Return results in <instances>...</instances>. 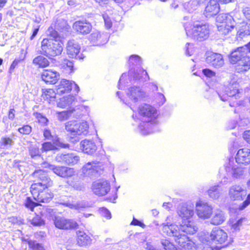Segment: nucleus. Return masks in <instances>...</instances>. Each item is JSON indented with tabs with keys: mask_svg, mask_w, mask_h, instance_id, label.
<instances>
[{
	"mask_svg": "<svg viewBox=\"0 0 250 250\" xmlns=\"http://www.w3.org/2000/svg\"><path fill=\"white\" fill-rule=\"evenodd\" d=\"M19 132L22 134L28 135L32 131V127L29 125H24L18 129Z\"/></svg>",
	"mask_w": 250,
	"mask_h": 250,
	"instance_id": "obj_52",
	"label": "nucleus"
},
{
	"mask_svg": "<svg viewBox=\"0 0 250 250\" xmlns=\"http://www.w3.org/2000/svg\"><path fill=\"white\" fill-rule=\"evenodd\" d=\"M196 211L199 217L207 219L212 214V208L206 203L199 202L196 204Z\"/></svg>",
	"mask_w": 250,
	"mask_h": 250,
	"instance_id": "obj_17",
	"label": "nucleus"
},
{
	"mask_svg": "<svg viewBox=\"0 0 250 250\" xmlns=\"http://www.w3.org/2000/svg\"><path fill=\"white\" fill-rule=\"evenodd\" d=\"M110 189V186L106 180H99L92 184V190L93 192L98 196L106 195Z\"/></svg>",
	"mask_w": 250,
	"mask_h": 250,
	"instance_id": "obj_12",
	"label": "nucleus"
},
{
	"mask_svg": "<svg viewBox=\"0 0 250 250\" xmlns=\"http://www.w3.org/2000/svg\"><path fill=\"white\" fill-rule=\"evenodd\" d=\"M53 172L63 178L71 177L75 174V171L73 168L60 166H55L53 168Z\"/></svg>",
	"mask_w": 250,
	"mask_h": 250,
	"instance_id": "obj_21",
	"label": "nucleus"
},
{
	"mask_svg": "<svg viewBox=\"0 0 250 250\" xmlns=\"http://www.w3.org/2000/svg\"><path fill=\"white\" fill-rule=\"evenodd\" d=\"M48 32L50 36L49 38L53 40H59L58 39L59 38V34L58 32L54 30L52 28H49L48 29Z\"/></svg>",
	"mask_w": 250,
	"mask_h": 250,
	"instance_id": "obj_55",
	"label": "nucleus"
},
{
	"mask_svg": "<svg viewBox=\"0 0 250 250\" xmlns=\"http://www.w3.org/2000/svg\"><path fill=\"white\" fill-rule=\"evenodd\" d=\"M29 155L32 159L41 158L39 148L35 145H31L28 147Z\"/></svg>",
	"mask_w": 250,
	"mask_h": 250,
	"instance_id": "obj_42",
	"label": "nucleus"
},
{
	"mask_svg": "<svg viewBox=\"0 0 250 250\" xmlns=\"http://www.w3.org/2000/svg\"><path fill=\"white\" fill-rule=\"evenodd\" d=\"M126 94L129 99L134 103L140 101L145 97V92L139 87L136 86L129 87Z\"/></svg>",
	"mask_w": 250,
	"mask_h": 250,
	"instance_id": "obj_20",
	"label": "nucleus"
},
{
	"mask_svg": "<svg viewBox=\"0 0 250 250\" xmlns=\"http://www.w3.org/2000/svg\"><path fill=\"white\" fill-rule=\"evenodd\" d=\"M65 128L72 135H81L88 133L89 126L86 122L70 121L65 123Z\"/></svg>",
	"mask_w": 250,
	"mask_h": 250,
	"instance_id": "obj_6",
	"label": "nucleus"
},
{
	"mask_svg": "<svg viewBox=\"0 0 250 250\" xmlns=\"http://www.w3.org/2000/svg\"><path fill=\"white\" fill-rule=\"evenodd\" d=\"M161 243L166 250H176L175 246L168 240L162 239Z\"/></svg>",
	"mask_w": 250,
	"mask_h": 250,
	"instance_id": "obj_47",
	"label": "nucleus"
},
{
	"mask_svg": "<svg viewBox=\"0 0 250 250\" xmlns=\"http://www.w3.org/2000/svg\"><path fill=\"white\" fill-rule=\"evenodd\" d=\"M108 35L107 34H101L98 31H94L89 36V40L93 43H104L107 42Z\"/></svg>",
	"mask_w": 250,
	"mask_h": 250,
	"instance_id": "obj_31",
	"label": "nucleus"
},
{
	"mask_svg": "<svg viewBox=\"0 0 250 250\" xmlns=\"http://www.w3.org/2000/svg\"><path fill=\"white\" fill-rule=\"evenodd\" d=\"M198 229V228L193 222L191 221H182L180 228V231L185 232L188 234H194Z\"/></svg>",
	"mask_w": 250,
	"mask_h": 250,
	"instance_id": "obj_29",
	"label": "nucleus"
},
{
	"mask_svg": "<svg viewBox=\"0 0 250 250\" xmlns=\"http://www.w3.org/2000/svg\"><path fill=\"white\" fill-rule=\"evenodd\" d=\"M250 69V57L247 54L236 63L235 70L238 73H243Z\"/></svg>",
	"mask_w": 250,
	"mask_h": 250,
	"instance_id": "obj_28",
	"label": "nucleus"
},
{
	"mask_svg": "<svg viewBox=\"0 0 250 250\" xmlns=\"http://www.w3.org/2000/svg\"><path fill=\"white\" fill-rule=\"evenodd\" d=\"M208 196L214 199H217L222 194V190L218 186L211 187L208 191Z\"/></svg>",
	"mask_w": 250,
	"mask_h": 250,
	"instance_id": "obj_38",
	"label": "nucleus"
},
{
	"mask_svg": "<svg viewBox=\"0 0 250 250\" xmlns=\"http://www.w3.org/2000/svg\"><path fill=\"white\" fill-rule=\"evenodd\" d=\"M238 164H248L250 163V149L247 148L240 149L235 157Z\"/></svg>",
	"mask_w": 250,
	"mask_h": 250,
	"instance_id": "obj_24",
	"label": "nucleus"
},
{
	"mask_svg": "<svg viewBox=\"0 0 250 250\" xmlns=\"http://www.w3.org/2000/svg\"><path fill=\"white\" fill-rule=\"evenodd\" d=\"M43 136L44 138L49 140H53L54 143L57 146L62 148H67L68 147L69 145L67 144H63L61 142L58 138L57 139H53V136L52 135L50 130L49 129L45 128L43 130Z\"/></svg>",
	"mask_w": 250,
	"mask_h": 250,
	"instance_id": "obj_36",
	"label": "nucleus"
},
{
	"mask_svg": "<svg viewBox=\"0 0 250 250\" xmlns=\"http://www.w3.org/2000/svg\"><path fill=\"white\" fill-rule=\"evenodd\" d=\"M244 139L249 144H250V130L245 131L243 135Z\"/></svg>",
	"mask_w": 250,
	"mask_h": 250,
	"instance_id": "obj_64",
	"label": "nucleus"
},
{
	"mask_svg": "<svg viewBox=\"0 0 250 250\" xmlns=\"http://www.w3.org/2000/svg\"><path fill=\"white\" fill-rule=\"evenodd\" d=\"M202 72L204 75L208 78H212L215 77V73L209 69H204Z\"/></svg>",
	"mask_w": 250,
	"mask_h": 250,
	"instance_id": "obj_54",
	"label": "nucleus"
},
{
	"mask_svg": "<svg viewBox=\"0 0 250 250\" xmlns=\"http://www.w3.org/2000/svg\"><path fill=\"white\" fill-rule=\"evenodd\" d=\"M177 212L179 216L183 219L182 221L188 220L194 214L193 210L185 205L180 206Z\"/></svg>",
	"mask_w": 250,
	"mask_h": 250,
	"instance_id": "obj_34",
	"label": "nucleus"
},
{
	"mask_svg": "<svg viewBox=\"0 0 250 250\" xmlns=\"http://www.w3.org/2000/svg\"><path fill=\"white\" fill-rule=\"evenodd\" d=\"M139 113L143 117L142 120L143 123L139 125L141 133L144 135L151 133L152 131H146L145 128L157 124L155 119L157 114L156 109L149 104H144L139 107Z\"/></svg>",
	"mask_w": 250,
	"mask_h": 250,
	"instance_id": "obj_2",
	"label": "nucleus"
},
{
	"mask_svg": "<svg viewBox=\"0 0 250 250\" xmlns=\"http://www.w3.org/2000/svg\"><path fill=\"white\" fill-rule=\"evenodd\" d=\"M44 93L46 96H48L50 98H55L56 97V95L57 94V91L55 92L52 89L46 90Z\"/></svg>",
	"mask_w": 250,
	"mask_h": 250,
	"instance_id": "obj_60",
	"label": "nucleus"
},
{
	"mask_svg": "<svg viewBox=\"0 0 250 250\" xmlns=\"http://www.w3.org/2000/svg\"><path fill=\"white\" fill-rule=\"evenodd\" d=\"M27 243L32 250H45L42 244L37 243L35 240H28Z\"/></svg>",
	"mask_w": 250,
	"mask_h": 250,
	"instance_id": "obj_46",
	"label": "nucleus"
},
{
	"mask_svg": "<svg viewBox=\"0 0 250 250\" xmlns=\"http://www.w3.org/2000/svg\"><path fill=\"white\" fill-rule=\"evenodd\" d=\"M103 18L104 20L105 28L109 29L112 27V22L108 15L106 14H103Z\"/></svg>",
	"mask_w": 250,
	"mask_h": 250,
	"instance_id": "obj_53",
	"label": "nucleus"
},
{
	"mask_svg": "<svg viewBox=\"0 0 250 250\" xmlns=\"http://www.w3.org/2000/svg\"><path fill=\"white\" fill-rule=\"evenodd\" d=\"M77 100L76 98L71 95L63 97L60 99L59 102L57 104L58 107L65 108L67 107L72 108L73 106L76 105Z\"/></svg>",
	"mask_w": 250,
	"mask_h": 250,
	"instance_id": "obj_30",
	"label": "nucleus"
},
{
	"mask_svg": "<svg viewBox=\"0 0 250 250\" xmlns=\"http://www.w3.org/2000/svg\"><path fill=\"white\" fill-rule=\"evenodd\" d=\"M62 64L63 67H67L70 70L73 67V63L68 60H64Z\"/></svg>",
	"mask_w": 250,
	"mask_h": 250,
	"instance_id": "obj_63",
	"label": "nucleus"
},
{
	"mask_svg": "<svg viewBox=\"0 0 250 250\" xmlns=\"http://www.w3.org/2000/svg\"><path fill=\"white\" fill-rule=\"evenodd\" d=\"M41 77L46 83L55 84L60 79V74L56 71L45 69L42 72Z\"/></svg>",
	"mask_w": 250,
	"mask_h": 250,
	"instance_id": "obj_18",
	"label": "nucleus"
},
{
	"mask_svg": "<svg viewBox=\"0 0 250 250\" xmlns=\"http://www.w3.org/2000/svg\"><path fill=\"white\" fill-rule=\"evenodd\" d=\"M14 144V141L9 137H2L0 140V148L8 149Z\"/></svg>",
	"mask_w": 250,
	"mask_h": 250,
	"instance_id": "obj_41",
	"label": "nucleus"
},
{
	"mask_svg": "<svg viewBox=\"0 0 250 250\" xmlns=\"http://www.w3.org/2000/svg\"><path fill=\"white\" fill-rule=\"evenodd\" d=\"M226 220L225 213L220 210H216L210 219V224L213 225H219Z\"/></svg>",
	"mask_w": 250,
	"mask_h": 250,
	"instance_id": "obj_35",
	"label": "nucleus"
},
{
	"mask_svg": "<svg viewBox=\"0 0 250 250\" xmlns=\"http://www.w3.org/2000/svg\"><path fill=\"white\" fill-rule=\"evenodd\" d=\"M219 11V5L217 0H210L206 7L204 14L207 18L216 15Z\"/></svg>",
	"mask_w": 250,
	"mask_h": 250,
	"instance_id": "obj_26",
	"label": "nucleus"
},
{
	"mask_svg": "<svg viewBox=\"0 0 250 250\" xmlns=\"http://www.w3.org/2000/svg\"><path fill=\"white\" fill-rule=\"evenodd\" d=\"M25 58V55H23L22 54L20 56L19 58H16L15 60L11 64L9 72L12 73L16 66L18 65V64L21 61H23Z\"/></svg>",
	"mask_w": 250,
	"mask_h": 250,
	"instance_id": "obj_49",
	"label": "nucleus"
},
{
	"mask_svg": "<svg viewBox=\"0 0 250 250\" xmlns=\"http://www.w3.org/2000/svg\"><path fill=\"white\" fill-rule=\"evenodd\" d=\"M100 211L102 215L104 216L107 219H110L111 217L110 211L104 208H100Z\"/></svg>",
	"mask_w": 250,
	"mask_h": 250,
	"instance_id": "obj_57",
	"label": "nucleus"
},
{
	"mask_svg": "<svg viewBox=\"0 0 250 250\" xmlns=\"http://www.w3.org/2000/svg\"><path fill=\"white\" fill-rule=\"evenodd\" d=\"M103 165L102 163L93 161L86 164L83 168V172L88 176H97L103 173Z\"/></svg>",
	"mask_w": 250,
	"mask_h": 250,
	"instance_id": "obj_10",
	"label": "nucleus"
},
{
	"mask_svg": "<svg viewBox=\"0 0 250 250\" xmlns=\"http://www.w3.org/2000/svg\"><path fill=\"white\" fill-rule=\"evenodd\" d=\"M80 147L84 153L92 155L97 150L95 143L92 140H84L81 142Z\"/></svg>",
	"mask_w": 250,
	"mask_h": 250,
	"instance_id": "obj_25",
	"label": "nucleus"
},
{
	"mask_svg": "<svg viewBox=\"0 0 250 250\" xmlns=\"http://www.w3.org/2000/svg\"><path fill=\"white\" fill-rule=\"evenodd\" d=\"M73 85L74 86L75 90L78 93L80 88L79 86L74 82L70 81L66 79L62 80L60 84L57 85L56 88L57 94L62 95L70 92L72 90Z\"/></svg>",
	"mask_w": 250,
	"mask_h": 250,
	"instance_id": "obj_13",
	"label": "nucleus"
},
{
	"mask_svg": "<svg viewBox=\"0 0 250 250\" xmlns=\"http://www.w3.org/2000/svg\"><path fill=\"white\" fill-rule=\"evenodd\" d=\"M62 50V43L59 40L46 38L41 42V54L49 58L60 55Z\"/></svg>",
	"mask_w": 250,
	"mask_h": 250,
	"instance_id": "obj_5",
	"label": "nucleus"
},
{
	"mask_svg": "<svg viewBox=\"0 0 250 250\" xmlns=\"http://www.w3.org/2000/svg\"><path fill=\"white\" fill-rule=\"evenodd\" d=\"M81 47L78 43L74 40H69L67 44V53L69 57L79 60H83L85 56L80 53Z\"/></svg>",
	"mask_w": 250,
	"mask_h": 250,
	"instance_id": "obj_11",
	"label": "nucleus"
},
{
	"mask_svg": "<svg viewBox=\"0 0 250 250\" xmlns=\"http://www.w3.org/2000/svg\"><path fill=\"white\" fill-rule=\"evenodd\" d=\"M92 27L91 24L86 20L77 21L73 25V28L75 31L83 35L89 34Z\"/></svg>",
	"mask_w": 250,
	"mask_h": 250,
	"instance_id": "obj_15",
	"label": "nucleus"
},
{
	"mask_svg": "<svg viewBox=\"0 0 250 250\" xmlns=\"http://www.w3.org/2000/svg\"><path fill=\"white\" fill-rule=\"evenodd\" d=\"M33 176L40 182L32 184L30 191L34 199L38 202L48 203L53 198V193L48 188L52 185V181L47 173L41 169L35 170Z\"/></svg>",
	"mask_w": 250,
	"mask_h": 250,
	"instance_id": "obj_1",
	"label": "nucleus"
},
{
	"mask_svg": "<svg viewBox=\"0 0 250 250\" xmlns=\"http://www.w3.org/2000/svg\"><path fill=\"white\" fill-rule=\"evenodd\" d=\"M226 169V171L228 172L227 173V177H225V179L226 178L227 180H228V177L230 175L236 178H239L241 176L243 175L244 172V171L242 170V169L240 167L232 168L230 170L229 167H227ZM228 182V180H225L224 181H222V182H223L224 184H226V183H227Z\"/></svg>",
	"mask_w": 250,
	"mask_h": 250,
	"instance_id": "obj_37",
	"label": "nucleus"
},
{
	"mask_svg": "<svg viewBox=\"0 0 250 250\" xmlns=\"http://www.w3.org/2000/svg\"><path fill=\"white\" fill-rule=\"evenodd\" d=\"M33 116L42 125L46 126L48 125L49 122L48 119L42 113L35 112L33 113Z\"/></svg>",
	"mask_w": 250,
	"mask_h": 250,
	"instance_id": "obj_44",
	"label": "nucleus"
},
{
	"mask_svg": "<svg viewBox=\"0 0 250 250\" xmlns=\"http://www.w3.org/2000/svg\"><path fill=\"white\" fill-rule=\"evenodd\" d=\"M54 146L50 142H45L42 144V149L45 151L53 150Z\"/></svg>",
	"mask_w": 250,
	"mask_h": 250,
	"instance_id": "obj_56",
	"label": "nucleus"
},
{
	"mask_svg": "<svg viewBox=\"0 0 250 250\" xmlns=\"http://www.w3.org/2000/svg\"><path fill=\"white\" fill-rule=\"evenodd\" d=\"M247 47H240L232 51L229 59V62L232 64H236L246 54Z\"/></svg>",
	"mask_w": 250,
	"mask_h": 250,
	"instance_id": "obj_27",
	"label": "nucleus"
},
{
	"mask_svg": "<svg viewBox=\"0 0 250 250\" xmlns=\"http://www.w3.org/2000/svg\"><path fill=\"white\" fill-rule=\"evenodd\" d=\"M31 224L34 226H41L44 225V221L42 218L36 215L30 221Z\"/></svg>",
	"mask_w": 250,
	"mask_h": 250,
	"instance_id": "obj_48",
	"label": "nucleus"
},
{
	"mask_svg": "<svg viewBox=\"0 0 250 250\" xmlns=\"http://www.w3.org/2000/svg\"><path fill=\"white\" fill-rule=\"evenodd\" d=\"M128 63L130 66H136V67H132L129 71V77L130 81L134 82L139 81L141 83L149 80V76L147 73L138 66L141 65L142 60L141 58L138 56L133 55L130 57Z\"/></svg>",
	"mask_w": 250,
	"mask_h": 250,
	"instance_id": "obj_3",
	"label": "nucleus"
},
{
	"mask_svg": "<svg viewBox=\"0 0 250 250\" xmlns=\"http://www.w3.org/2000/svg\"><path fill=\"white\" fill-rule=\"evenodd\" d=\"M68 26L66 21L62 19L57 20L56 23V27L59 30L67 29Z\"/></svg>",
	"mask_w": 250,
	"mask_h": 250,
	"instance_id": "obj_51",
	"label": "nucleus"
},
{
	"mask_svg": "<svg viewBox=\"0 0 250 250\" xmlns=\"http://www.w3.org/2000/svg\"><path fill=\"white\" fill-rule=\"evenodd\" d=\"M243 13L246 18L250 20V7H246L242 10Z\"/></svg>",
	"mask_w": 250,
	"mask_h": 250,
	"instance_id": "obj_62",
	"label": "nucleus"
},
{
	"mask_svg": "<svg viewBox=\"0 0 250 250\" xmlns=\"http://www.w3.org/2000/svg\"><path fill=\"white\" fill-rule=\"evenodd\" d=\"M250 35V25H245L242 26L241 28L237 32V35L242 39L246 36Z\"/></svg>",
	"mask_w": 250,
	"mask_h": 250,
	"instance_id": "obj_45",
	"label": "nucleus"
},
{
	"mask_svg": "<svg viewBox=\"0 0 250 250\" xmlns=\"http://www.w3.org/2000/svg\"><path fill=\"white\" fill-rule=\"evenodd\" d=\"M77 242L79 246H86L91 244L92 239L83 231H77Z\"/></svg>",
	"mask_w": 250,
	"mask_h": 250,
	"instance_id": "obj_33",
	"label": "nucleus"
},
{
	"mask_svg": "<svg viewBox=\"0 0 250 250\" xmlns=\"http://www.w3.org/2000/svg\"><path fill=\"white\" fill-rule=\"evenodd\" d=\"M247 194V190L241 186L237 185L231 186L229 191V196L232 200H243Z\"/></svg>",
	"mask_w": 250,
	"mask_h": 250,
	"instance_id": "obj_14",
	"label": "nucleus"
},
{
	"mask_svg": "<svg viewBox=\"0 0 250 250\" xmlns=\"http://www.w3.org/2000/svg\"><path fill=\"white\" fill-rule=\"evenodd\" d=\"M243 220V219L242 218L239 219L235 223L232 224L231 229L235 231L239 230L240 229V227L242 225Z\"/></svg>",
	"mask_w": 250,
	"mask_h": 250,
	"instance_id": "obj_58",
	"label": "nucleus"
},
{
	"mask_svg": "<svg viewBox=\"0 0 250 250\" xmlns=\"http://www.w3.org/2000/svg\"><path fill=\"white\" fill-rule=\"evenodd\" d=\"M250 204V193L248 194L246 199L243 202V203L239 206V209L243 210L246 208Z\"/></svg>",
	"mask_w": 250,
	"mask_h": 250,
	"instance_id": "obj_59",
	"label": "nucleus"
},
{
	"mask_svg": "<svg viewBox=\"0 0 250 250\" xmlns=\"http://www.w3.org/2000/svg\"><path fill=\"white\" fill-rule=\"evenodd\" d=\"M33 63L40 67H45L49 65V62L47 59L42 56H38L34 58Z\"/></svg>",
	"mask_w": 250,
	"mask_h": 250,
	"instance_id": "obj_39",
	"label": "nucleus"
},
{
	"mask_svg": "<svg viewBox=\"0 0 250 250\" xmlns=\"http://www.w3.org/2000/svg\"><path fill=\"white\" fill-rule=\"evenodd\" d=\"M206 62L216 68L222 67L224 64V61L221 54L212 53L206 58Z\"/></svg>",
	"mask_w": 250,
	"mask_h": 250,
	"instance_id": "obj_19",
	"label": "nucleus"
},
{
	"mask_svg": "<svg viewBox=\"0 0 250 250\" xmlns=\"http://www.w3.org/2000/svg\"><path fill=\"white\" fill-rule=\"evenodd\" d=\"M25 206L33 210L35 207L37 206L38 204L32 201L30 197H27L24 203Z\"/></svg>",
	"mask_w": 250,
	"mask_h": 250,
	"instance_id": "obj_50",
	"label": "nucleus"
},
{
	"mask_svg": "<svg viewBox=\"0 0 250 250\" xmlns=\"http://www.w3.org/2000/svg\"><path fill=\"white\" fill-rule=\"evenodd\" d=\"M199 4L197 0H190L188 2L184 3V8L188 12H192L198 8Z\"/></svg>",
	"mask_w": 250,
	"mask_h": 250,
	"instance_id": "obj_40",
	"label": "nucleus"
},
{
	"mask_svg": "<svg viewBox=\"0 0 250 250\" xmlns=\"http://www.w3.org/2000/svg\"><path fill=\"white\" fill-rule=\"evenodd\" d=\"M227 233L219 228L215 227L211 231L209 234L201 236L200 240L202 243L211 244L214 243L220 245V248L228 246V241Z\"/></svg>",
	"mask_w": 250,
	"mask_h": 250,
	"instance_id": "obj_4",
	"label": "nucleus"
},
{
	"mask_svg": "<svg viewBox=\"0 0 250 250\" xmlns=\"http://www.w3.org/2000/svg\"><path fill=\"white\" fill-rule=\"evenodd\" d=\"M192 37L194 40L202 41L209 36L208 25L206 24L194 23L192 28Z\"/></svg>",
	"mask_w": 250,
	"mask_h": 250,
	"instance_id": "obj_8",
	"label": "nucleus"
},
{
	"mask_svg": "<svg viewBox=\"0 0 250 250\" xmlns=\"http://www.w3.org/2000/svg\"><path fill=\"white\" fill-rule=\"evenodd\" d=\"M156 97L158 98V102L159 104H163L166 102V98L163 94L157 93Z\"/></svg>",
	"mask_w": 250,
	"mask_h": 250,
	"instance_id": "obj_61",
	"label": "nucleus"
},
{
	"mask_svg": "<svg viewBox=\"0 0 250 250\" xmlns=\"http://www.w3.org/2000/svg\"><path fill=\"white\" fill-rule=\"evenodd\" d=\"M225 95L221 96V94H218L221 100L223 101L228 100L229 97H234L235 99L240 98V94L238 92V83H234L232 84H230L225 87Z\"/></svg>",
	"mask_w": 250,
	"mask_h": 250,
	"instance_id": "obj_16",
	"label": "nucleus"
},
{
	"mask_svg": "<svg viewBox=\"0 0 250 250\" xmlns=\"http://www.w3.org/2000/svg\"><path fill=\"white\" fill-rule=\"evenodd\" d=\"M62 161L68 165H75L77 164L80 160V157L75 153L62 154L60 156H58L57 160Z\"/></svg>",
	"mask_w": 250,
	"mask_h": 250,
	"instance_id": "obj_32",
	"label": "nucleus"
},
{
	"mask_svg": "<svg viewBox=\"0 0 250 250\" xmlns=\"http://www.w3.org/2000/svg\"><path fill=\"white\" fill-rule=\"evenodd\" d=\"M217 27L222 34L227 35L234 28V21L230 16L219 15L216 18Z\"/></svg>",
	"mask_w": 250,
	"mask_h": 250,
	"instance_id": "obj_7",
	"label": "nucleus"
},
{
	"mask_svg": "<svg viewBox=\"0 0 250 250\" xmlns=\"http://www.w3.org/2000/svg\"><path fill=\"white\" fill-rule=\"evenodd\" d=\"M55 226L61 229H72L77 228L78 223L72 219H67L64 217L55 216L53 218Z\"/></svg>",
	"mask_w": 250,
	"mask_h": 250,
	"instance_id": "obj_9",
	"label": "nucleus"
},
{
	"mask_svg": "<svg viewBox=\"0 0 250 250\" xmlns=\"http://www.w3.org/2000/svg\"><path fill=\"white\" fill-rule=\"evenodd\" d=\"M74 110V108H72L71 109L69 110L58 112L57 117L58 120L61 121L67 120Z\"/></svg>",
	"mask_w": 250,
	"mask_h": 250,
	"instance_id": "obj_43",
	"label": "nucleus"
},
{
	"mask_svg": "<svg viewBox=\"0 0 250 250\" xmlns=\"http://www.w3.org/2000/svg\"><path fill=\"white\" fill-rule=\"evenodd\" d=\"M162 226L164 235L174 238L179 235L180 228L178 226L169 223H163Z\"/></svg>",
	"mask_w": 250,
	"mask_h": 250,
	"instance_id": "obj_22",
	"label": "nucleus"
},
{
	"mask_svg": "<svg viewBox=\"0 0 250 250\" xmlns=\"http://www.w3.org/2000/svg\"><path fill=\"white\" fill-rule=\"evenodd\" d=\"M175 241L182 248L187 250H191L195 247V243L185 234H182L179 231V235L174 238Z\"/></svg>",
	"mask_w": 250,
	"mask_h": 250,
	"instance_id": "obj_23",
	"label": "nucleus"
}]
</instances>
